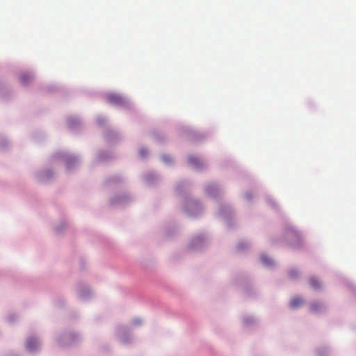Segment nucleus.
<instances>
[{
    "mask_svg": "<svg viewBox=\"0 0 356 356\" xmlns=\"http://www.w3.org/2000/svg\"><path fill=\"white\" fill-rule=\"evenodd\" d=\"M38 345V341L34 338H30L27 340L26 347L29 350H33Z\"/></svg>",
    "mask_w": 356,
    "mask_h": 356,
    "instance_id": "1",
    "label": "nucleus"
},
{
    "mask_svg": "<svg viewBox=\"0 0 356 356\" xmlns=\"http://www.w3.org/2000/svg\"><path fill=\"white\" fill-rule=\"evenodd\" d=\"M303 303V300L300 298H293L291 301V305L293 308H297L300 307Z\"/></svg>",
    "mask_w": 356,
    "mask_h": 356,
    "instance_id": "2",
    "label": "nucleus"
},
{
    "mask_svg": "<svg viewBox=\"0 0 356 356\" xmlns=\"http://www.w3.org/2000/svg\"><path fill=\"white\" fill-rule=\"evenodd\" d=\"M188 162L196 168H199L201 165L200 159L195 156H191L188 158Z\"/></svg>",
    "mask_w": 356,
    "mask_h": 356,
    "instance_id": "3",
    "label": "nucleus"
},
{
    "mask_svg": "<svg viewBox=\"0 0 356 356\" xmlns=\"http://www.w3.org/2000/svg\"><path fill=\"white\" fill-rule=\"evenodd\" d=\"M20 80L22 84H26L32 80V76L29 74H24L20 76Z\"/></svg>",
    "mask_w": 356,
    "mask_h": 356,
    "instance_id": "4",
    "label": "nucleus"
},
{
    "mask_svg": "<svg viewBox=\"0 0 356 356\" xmlns=\"http://www.w3.org/2000/svg\"><path fill=\"white\" fill-rule=\"evenodd\" d=\"M310 284L314 289H318L320 287V282L315 278L310 280Z\"/></svg>",
    "mask_w": 356,
    "mask_h": 356,
    "instance_id": "5",
    "label": "nucleus"
},
{
    "mask_svg": "<svg viewBox=\"0 0 356 356\" xmlns=\"http://www.w3.org/2000/svg\"><path fill=\"white\" fill-rule=\"evenodd\" d=\"M261 261L266 265H270L273 264L272 260L266 256H262Z\"/></svg>",
    "mask_w": 356,
    "mask_h": 356,
    "instance_id": "6",
    "label": "nucleus"
},
{
    "mask_svg": "<svg viewBox=\"0 0 356 356\" xmlns=\"http://www.w3.org/2000/svg\"><path fill=\"white\" fill-rule=\"evenodd\" d=\"M109 100L113 103H118L120 102V98L116 95L109 96Z\"/></svg>",
    "mask_w": 356,
    "mask_h": 356,
    "instance_id": "7",
    "label": "nucleus"
},
{
    "mask_svg": "<svg viewBox=\"0 0 356 356\" xmlns=\"http://www.w3.org/2000/svg\"><path fill=\"white\" fill-rule=\"evenodd\" d=\"M298 274V272L295 270H291L289 272V276L292 278L295 277Z\"/></svg>",
    "mask_w": 356,
    "mask_h": 356,
    "instance_id": "8",
    "label": "nucleus"
},
{
    "mask_svg": "<svg viewBox=\"0 0 356 356\" xmlns=\"http://www.w3.org/2000/svg\"><path fill=\"white\" fill-rule=\"evenodd\" d=\"M163 160L165 162L168 163V162H170V161H171V158H170L169 156H164L163 157Z\"/></svg>",
    "mask_w": 356,
    "mask_h": 356,
    "instance_id": "9",
    "label": "nucleus"
},
{
    "mask_svg": "<svg viewBox=\"0 0 356 356\" xmlns=\"http://www.w3.org/2000/svg\"><path fill=\"white\" fill-rule=\"evenodd\" d=\"M317 307H318L317 304H313V305H312V309L313 311L316 310V309H317Z\"/></svg>",
    "mask_w": 356,
    "mask_h": 356,
    "instance_id": "10",
    "label": "nucleus"
},
{
    "mask_svg": "<svg viewBox=\"0 0 356 356\" xmlns=\"http://www.w3.org/2000/svg\"><path fill=\"white\" fill-rule=\"evenodd\" d=\"M140 153L142 156H144L145 154V152L143 150H141Z\"/></svg>",
    "mask_w": 356,
    "mask_h": 356,
    "instance_id": "11",
    "label": "nucleus"
}]
</instances>
